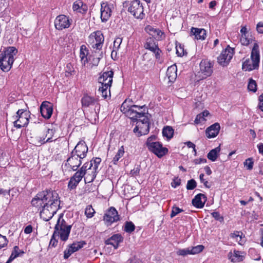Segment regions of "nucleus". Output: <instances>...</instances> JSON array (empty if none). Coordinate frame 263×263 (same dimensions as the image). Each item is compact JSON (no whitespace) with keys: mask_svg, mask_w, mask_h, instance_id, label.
I'll return each instance as SVG.
<instances>
[{"mask_svg":"<svg viewBox=\"0 0 263 263\" xmlns=\"http://www.w3.org/2000/svg\"><path fill=\"white\" fill-rule=\"evenodd\" d=\"M152 52L155 54L156 59L159 60L160 59L161 50L158 47Z\"/></svg>","mask_w":263,"mask_h":263,"instance_id":"13d9d810","label":"nucleus"},{"mask_svg":"<svg viewBox=\"0 0 263 263\" xmlns=\"http://www.w3.org/2000/svg\"><path fill=\"white\" fill-rule=\"evenodd\" d=\"M81 102L83 108H88L94 105H96V107L98 106L99 108H100V105L98 103V99L93 97L90 96L87 94L84 95L81 100Z\"/></svg>","mask_w":263,"mask_h":263,"instance_id":"6ab92c4d","label":"nucleus"},{"mask_svg":"<svg viewBox=\"0 0 263 263\" xmlns=\"http://www.w3.org/2000/svg\"><path fill=\"white\" fill-rule=\"evenodd\" d=\"M251 59H247L242 63V69L245 71H251L257 69L259 66L260 55L259 47L257 43H255L251 53Z\"/></svg>","mask_w":263,"mask_h":263,"instance_id":"423d86ee","label":"nucleus"},{"mask_svg":"<svg viewBox=\"0 0 263 263\" xmlns=\"http://www.w3.org/2000/svg\"><path fill=\"white\" fill-rule=\"evenodd\" d=\"M135 229V226L132 221H126L124 224V231L128 233H132Z\"/></svg>","mask_w":263,"mask_h":263,"instance_id":"4c0bfd02","label":"nucleus"},{"mask_svg":"<svg viewBox=\"0 0 263 263\" xmlns=\"http://www.w3.org/2000/svg\"><path fill=\"white\" fill-rule=\"evenodd\" d=\"M206 160L204 158H199L196 159L194 160V162L195 164H199L200 163H206Z\"/></svg>","mask_w":263,"mask_h":263,"instance_id":"e2e57ef3","label":"nucleus"},{"mask_svg":"<svg viewBox=\"0 0 263 263\" xmlns=\"http://www.w3.org/2000/svg\"><path fill=\"white\" fill-rule=\"evenodd\" d=\"M40 112L45 119H49L53 112V105L49 102H43L40 106Z\"/></svg>","mask_w":263,"mask_h":263,"instance_id":"f3484780","label":"nucleus"},{"mask_svg":"<svg viewBox=\"0 0 263 263\" xmlns=\"http://www.w3.org/2000/svg\"><path fill=\"white\" fill-rule=\"evenodd\" d=\"M162 135L167 139H171L174 135V129L171 126H166L163 128Z\"/></svg>","mask_w":263,"mask_h":263,"instance_id":"f704fd0d","label":"nucleus"},{"mask_svg":"<svg viewBox=\"0 0 263 263\" xmlns=\"http://www.w3.org/2000/svg\"><path fill=\"white\" fill-rule=\"evenodd\" d=\"M74 253L72 249L68 246V248L65 250L64 252V259H67L72 253Z\"/></svg>","mask_w":263,"mask_h":263,"instance_id":"603ef678","label":"nucleus"},{"mask_svg":"<svg viewBox=\"0 0 263 263\" xmlns=\"http://www.w3.org/2000/svg\"><path fill=\"white\" fill-rule=\"evenodd\" d=\"M252 38L250 34L241 35L240 41L241 44L244 46H248L252 42Z\"/></svg>","mask_w":263,"mask_h":263,"instance_id":"c9c22d12","label":"nucleus"},{"mask_svg":"<svg viewBox=\"0 0 263 263\" xmlns=\"http://www.w3.org/2000/svg\"><path fill=\"white\" fill-rule=\"evenodd\" d=\"M213 63L207 59L202 60L200 63V71L202 78L210 77L213 71Z\"/></svg>","mask_w":263,"mask_h":263,"instance_id":"9d476101","label":"nucleus"},{"mask_svg":"<svg viewBox=\"0 0 263 263\" xmlns=\"http://www.w3.org/2000/svg\"><path fill=\"white\" fill-rule=\"evenodd\" d=\"M185 144L187 145V146L188 147H189V148H193V151L195 153V154L196 153V148H195V145L193 143H192L191 141H188V142L185 143Z\"/></svg>","mask_w":263,"mask_h":263,"instance_id":"0e129e2a","label":"nucleus"},{"mask_svg":"<svg viewBox=\"0 0 263 263\" xmlns=\"http://www.w3.org/2000/svg\"><path fill=\"white\" fill-rule=\"evenodd\" d=\"M72 9L73 11H77L80 13H85L87 10V6L81 1H77L74 2Z\"/></svg>","mask_w":263,"mask_h":263,"instance_id":"c85d7f7f","label":"nucleus"},{"mask_svg":"<svg viewBox=\"0 0 263 263\" xmlns=\"http://www.w3.org/2000/svg\"><path fill=\"white\" fill-rule=\"evenodd\" d=\"M88 50L87 47L85 45H82L80 48V57L83 65H85L88 62Z\"/></svg>","mask_w":263,"mask_h":263,"instance_id":"7c9ffc66","label":"nucleus"},{"mask_svg":"<svg viewBox=\"0 0 263 263\" xmlns=\"http://www.w3.org/2000/svg\"><path fill=\"white\" fill-rule=\"evenodd\" d=\"M166 74L170 82L174 81L177 77L176 67L174 65L168 67Z\"/></svg>","mask_w":263,"mask_h":263,"instance_id":"c756f323","label":"nucleus"},{"mask_svg":"<svg viewBox=\"0 0 263 263\" xmlns=\"http://www.w3.org/2000/svg\"><path fill=\"white\" fill-rule=\"evenodd\" d=\"M88 162V164H91L90 165L91 166H87L86 169V173L84 176L85 183H88L92 182L95 179L97 173V172L91 169V167H92V161L91 162Z\"/></svg>","mask_w":263,"mask_h":263,"instance_id":"5701e85b","label":"nucleus"},{"mask_svg":"<svg viewBox=\"0 0 263 263\" xmlns=\"http://www.w3.org/2000/svg\"><path fill=\"white\" fill-rule=\"evenodd\" d=\"M129 102L130 101L127 99L124 101L121 106V111L133 122H137L140 131L138 132L137 136L140 137L147 134L149 132V123L148 118L145 115L144 105H130L128 104Z\"/></svg>","mask_w":263,"mask_h":263,"instance_id":"f03ea898","label":"nucleus"},{"mask_svg":"<svg viewBox=\"0 0 263 263\" xmlns=\"http://www.w3.org/2000/svg\"><path fill=\"white\" fill-rule=\"evenodd\" d=\"M82 159L79 157L71 154V156L67 159L65 165V166H68L70 168L75 171L81 165Z\"/></svg>","mask_w":263,"mask_h":263,"instance_id":"a211bd4d","label":"nucleus"},{"mask_svg":"<svg viewBox=\"0 0 263 263\" xmlns=\"http://www.w3.org/2000/svg\"><path fill=\"white\" fill-rule=\"evenodd\" d=\"M90 165L91 164H88V162L85 163L81 167L80 170L77 171L72 177V178L77 180L78 182H80L86 173V169L87 168V167H90Z\"/></svg>","mask_w":263,"mask_h":263,"instance_id":"cd10ccee","label":"nucleus"},{"mask_svg":"<svg viewBox=\"0 0 263 263\" xmlns=\"http://www.w3.org/2000/svg\"><path fill=\"white\" fill-rule=\"evenodd\" d=\"M30 115V111L26 109H18L16 115L13 117L14 126L17 128L26 126L29 123Z\"/></svg>","mask_w":263,"mask_h":263,"instance_id":"0eeeda50","label":"nucleus"},{"mask_svg":"<svg viewBox=\"0 0 263 263\" xmlns=\"http://www.w3.org/2000/svg\"><path fill=\"white\" fill-rule=\"evenodd\" d=\"M128 11L136 18L142 20L145 17L143 4L140 0H134L131 2L128 8Z\"/></svg>","mask_w":263,"mask_h":263,"instance_id":"6e6552de","label":"nucleus"},{"mask_svg":"<svg viewBox=\"0 0 263 263\" xmlns=\"http://www.w3.org/2000/svg\"><path fill=\"white\" fill-rule=\"evenodd\" d=\"M183 211V210L182 209H180L179 208L177 207L174 205L172 207V212H171L170 216L171 218H173V217H175V216H176L179 213H180Z\"/></svg>","mask_w":263,"mask_h":263,"instance_id":"a18cd8bd","label":"nucleus"},{"mask_svg":"<svg viewBox=\"0 0 263 263\" xmlns=\"http://www.w3.org/2000/svg\"><path fill=\"white\" fill-rule=\"evenodd\" d=\"M204 246L200 245L195 247H190L185 249H179L176 254L177 255L186 256L188 255H195L203 251Z\"/></svg>","mask_w":263,"mask_h":263,"instance_id":"9b49d317","label":"nucleus"},{"mask_svg":"<svg viewBox=\"0 0 263 263\" xmlns=\"http://www.w3.org/2000/svg\"><path fill=\"white\" fill-rule=\"evenodd\" d=\"M113 76L114 72L110 70L103 72L98 78V82L101 84L98 91L104 99L110 97V88L112 84Z\"/></svg>","mask_w":263,"mask_h":263,"instance_id":"20e7f679","label":"nucleus"},{"mask_svg":"<svg viewBox=\"0 0 263 263\" xmlns=\"http://www.w3.org/2000/svg\"><path fill=\"white\" fill-rule=\"evenodd\" d=\"M101 6V19L102 22H106L111 15V8L107 3H102Z\"/></svg>","mask_w":263,"mask_h":263,"instance_id":"aec40b11","label":"nucleus"},{"mask_svg":"<svg viewBox=\"0 0 263 263\" xmlns=\"http://www.w3.org/2000/svg\"><path fill=\"white\" fill-rule=\"evenodd\" d=\"M32 232V227L31 225L27 226L24 229V233L28 234Z\"/></svg>","mask_w":263,"mask_h":263,"instance_id":"338daca9","label":"nucleus"},{"mask_svg":"<svg viewBox=\"0 0 263 263\" xmlns=\"http://www.w3.org/2000/svg\"><path fill=\"white\" fill-rule=\"evenodd\" d=\"M10 190H6L3 189H0V196L2 195L3 196H5V195H10Z\"/></svg>","mask_w":263,"mask_h":263,"instance_id":"69168bd1","label":"nucleus"},{"mask_svg":"<svg viewBox=\"0 0 263 263\" xmlns=\"http://www.w3.org/2000/svg\"><path fill=\"white\" fill-rule=\"evenodd\" d=\"M24 253V252L23 251H21L19 249V247L17 246H15L13 248V250L9 258L12 260H13L15 258L17 257L20 254Z\"/></svg>","mask_w":263,"mask_h":263,"instance_id":"58836bf2","label":"nucleus"},{"mask_svg":"<svg viewBox=\"0 0 263 263\" xmlns=\"http://www.w3.org/2000/svg\"><path fill=\"white\" fill-rule=\"evenodd\" d=\"M145 30L148 33L157 40H160L163 35V32L160 29L150 25L147 26L145 28Z\"/></svg>","mask_w":263,"mask_h":263,"instance_id":"bb28decb","label":"nucleus"},{"mask_svg":"<svg viewBox=\"0 0 263 263\" xmlns=\"http://www.w3.org/2000/svg\"><path fill=\"white\" fill-rule=\"evenodd\" d=\"M197 185L196 181L194 179H191L187 181L186 189L189 190L194 189Z\"/></svg>","mask_w":263,"mask_h":263,"instance_id":"de8ad7c7","label":"nucleus"},{"mask_svg":"<svg viewBox=\"0 0 263 263\" xmlns=\"http://www.w3.org/2000/svg\"><path fill=\"white\" fill-rule=\"evenodd\" d=\"M79 182H78L77 180L73 179V178H71L69 183H68V188H69L70 190L75 189Z\"/></svg>","mask_w":263,"mask_h":263,"instance_id":"8fccbe9b","label":"nucleus"},{"mask_svg":"<svg viewBox=\"0 0 263 263\" xmlns=\"http://www.w3.org/2000/svg\"><path fill=\"white\" fill-rule=\"evenodd\" d=\"M191 35H194L197 40H203L206 36V30L204 29L192 27L191 30Z\"/></svg>","mask_w":263,"mask_h":263,"instance_id":"a878e982","label":"nucleus"},{"mask_svg":"<svg viewBox=\"0 0 263 263\" xmlns=\"http://www.w3.org/2000/svg\"><path fill=\"white\" fill-rule=\"evenodd\" d=\"M71 20L65 15H59L54 20V26L55 28L59 30L63 29L68 28L71 24Z\"/></svg>","mask_w":263,"mask_h":263,"instance_id":"ddd939ff","label":"nucleus"},{"mask_svg":"<svg viewBox=\"0 0 263 263\" xmlns=\"http://www.w3.org/2000/svg\"><path fill=\"white\" fill-rule=\"evenodd\" d=\"M248 88L249 91H251L253 92H255L257 90V84L255 81L253 80L252 78L249 79Z\"/></svg>","mask_w":263,"mask_h":263,"instance_id":"a19ab883","label":"nucleus"},{"mask_svg":"<svg viewBox=\"0 0 263 263\" xmlns=\"http://www.w3.org/2000/svg\"><path fill=\"white\" fill-rule=\"evenodd\" d=\"M220 128V125L218 123H215L209 126L205 131L207 137L209 138L215 137L218 134Z\"/></svg>","mask_w":263,"mask_h":263,"instance_id":"b1692460","label":"nucleus"},{"mask_svg":"<svg viewBox=\"0 0 263 263\" xmlns=\"http://www.w3.org/2000/svg\"><path fill=\"white\" fill-rule=\"evenodd\" d=\"M233 56V48H227L224 50H223L217 58L218 62L223 66H226L230 62Z\"/></svg>","mask_w":263,"mask_h":263,"instance_id":"f8f14e48","label":"nucleus"},{"mask_svg":"<svg viewBox=\"0 0 263 263\" xmlns=\"http://www.w3.org/2000/svg\"><path fill=\"white\" fill-rule=\"evenodd\" d=\"M88 152V147L85 142L83 141H80L71 152V154H74L80 157V159L84 158Z\"/></svg>","mask_w":263,"mask_h":263,"instance_id":"2eb2a0df","label":"nucleus"},{"mask_svg":"<svg viewBox=\"0 0 263 263\" xmlns=\"http://www.w3.org/2000/svg\"><path fill=\"white\" fill-rule=\"evenodd\" d=\"M124 153L123 146H121L115 155V156L113 158L112 162L114 164H116L119 159L123 157Z\"/></svg>","mask_w":263,"mask_h":263,"instance_id":"ea45409f","label":"nucleus"},{"mask_svg":"<svg viewBox=\"0 0 263 263\" xmlns=\"http://www.w3.org/2000/svg\"><path fill=\"white\" fill-rule=\"evenodd\" d=\"M86 244V243L84 241H81L73 242L69 246L72 249V251H73L74 252H76L79 250L80 249L82 248Z\"/></svg>","mask_w":263,"mask_h":263,"instance_id":"e433bc0d","label":"nucleus"},{"mask_svg":"<svg viewBox=\"0 0 263 263\" xmlns=\"http://www.w3.org/2000/svg\"><path fill=\"white\" fill-rule=\"evenodd\" d=\"M176 53L179 57H182L184 55V49L182 48V47L180 45L179 46H176Z\"/></svg>","mask_w":263,"mask_h":263,"instance_id":"4d7b16f0","label":"nucleus"},{"mask_svg":"<svg viewBox=\"0 0 263 263\" xmlns=\"http://www.w3.org/2000/svg\"><path fill=\"white\" fill-rule=\"evenodd\" d=\"M122 42V38L121 37H117L115 39L114 42L113 49H114V51L116 50H119L120 47V45Z\"/></svg>","mask_w":263,"mask_h":263,"instance_id":"49530a36","label":"nucleus"},{"mask_svg":"<svg viewBox=\"0 0 263 263\" xmlns=\"http://www.w3.org/2000/svg\"><path fill=\"white\" fill-rule=\"evenodd\" d=\"M65 75L67 77L74 74V69L71 63H68L65 68Z\"/></svg>","mask_w":263,"mask_h":263,"instance_id":"37998d69","label":"nucleus"},{"mask_svg":"<svg viewBox=\"0 0 263 263\" xmlns=\"http://www.w3.org/2000/svg\"><path fill=\"white\" fill-rule=\"evenodd\" d=\"M91 161L92 163V167H91V169L97 172L98 166L101 162V159L99 157H96L94 159L91 160L90 162Z\"/></svg>","mask_w":263,"mask_h":263,"instance_id":"c03bdc74","label":"nucleus"},{"mask_svg":"<svg viewBox=\"0 0 263 263\" xmlns=\"http://www.w3.org/2000/svg\"><path fill=\"white\" fill-rule=\"evenodd\" d=\"M258 101L259 102L258 107L261 111H263V93L259 96Z\"/></svg>","mask_w":263,"mask_h":263,"instance_id":"680f3d73","label":"nucleus"},{"mask_svg":"<svg viewBox=\"0 0 263 263\" xmlns=\"http://www.w3.org/2000/svg\"><path fill=\"white\" fill-rule=\"evenodd\" d=\"M55 236L56 235H54V233H53V235H52L51 238L50 239V241L49 246H52V247H54L57 245L58 240L55 238Z\"/></svg>","mask_w":263,"mask_h":263,"instance_id":"bf43d9fd","label":"nucleus"},{"mask_svg":"<svg viewBox=\"0 0 263 263\" xmlns=\"http://www.w3.org/2000/svg\"><path fill=\"white\" fill-rule=\"evenodd\" d=\"M72 225L68 224L63 218V214H61L54 227V235L59 236L61 240L66 241L68 240Z\"/></svg>","mask_w":263,"mask_h":263,"instance_id":"39448f33","label":"nucleus"},{"mask_svg":"<svg viewBox=\"0 0 263 263\" xmlns=\"http://www.w3.org/2000/svg\"><path fill=\"white\" fill-rule=\"evenodd\" d=\"M230 258L232 262H239L242 261L244 256L242 255V253L239 251H234V253L231 256Z\"/></svg>","mask_w":263,"mask_h":263,"instance_id":"72a5a7b5","label":"nucleus"},{"mask_svg":"<svg viewBox=\"0 0 263 263\" xmlns=\"http://www.w3.org/2000/svg\"><path fill=\"white\" fill-rule=\"evenodd\" d=\"M55 130L53 129H49L48 128L46 131L45 136H43L42 137H40L39 140L38 141V144L40 145L44 144L47 142H51L52 141H55L58 140L57 138L53 140L52 138L54 135Z\"/></svg>","mask_w":263,"mask_h":263,"instance_id":"412c9836","label":"nucleus"},{"mask_svg":"<svg viewBox=\"0 0 263 263\" xmlns=\"http://www.w3.org/2000/svg\"><path fill=\"white\" fill-rule=\"evenodd\" d=\"M157 139V137L155 135H152L151 137H149L147 139L146 141V145L147 146H149V145H151L153 143L156 142L155 141Z\"/></svg>","mask_w":263,"mask_h":263,"instance_id":"864d4df0","label":"nucleus"},{"mask_svg":"<svg viewBox=\"0 0 263 263\" xmlns=\"http://www.w3.org/2000/svg\"><path fill=\"white\" fill-rule=\"evenodd\" d=\"M8 243V240H7L6 236H3L1 234H0V249L6 246Z\"/></svg>","mask_w":263,"mask_h":263,"instance_id":"3c124183","label":"nucleus"},{"mask_svg":"<svg viewBox=\"0 0 263 263\" xmlns=\"http://www.w3.org/2000/svg\"><path fill=\"white\" fill-rule=\"evenodd\" d=\"M220 151V146H218L214 149H212L210 151V152L208 154L207 157L208 158L211 160L212 161H215L216 160L218 153Z\"/></svg>","mask_w":263,"mask_h":263,"instance_id":"473e14b6","label":"nucleus"},{"mask_svg":"<svg viewBox=\"0 0 263 263\" xmlns=\"http://www.w3.org/2000/svg\"><path fill=\"white\" fill-rule=\"evenodd\" d=\"M151 57V53H145L142 56V60L144 61H146V60L148 61H151V59H150Z\"/></svg>","mask_w":263,"mask_h":263,"instance_id":"774afa93","label":"nucleus"},{"mask_svg":"<svg viewBox=\"0 0 263 263\" xmlns=\"http://www.w3.org/2000/svg\"><path fill=\"white\" fill-rule=\"evenodd\" d=\"M103 220L107 225H110L114 222L119 220V216L117 211L114 207L110 208L105 213Z\"/></svg>","mask_w":263,"mask_h":263,"instance_id":"4468645a","label":"nucleus"},{"mask_svg":"<svg viewBox=\"0 0 263 263\" xmlns=\"http://www.w3.org/2000/svg\"><path fill=\"white\" fill-rule=\"evenodd\" d=\"M17 53V49L13 46L5 48L0 53V67L4 71H8L14 62V57Z\"/></svg>","mask_w":263,"mask_h":263,"instance_id":"7ed1b4c3","label":"nucleus"},{"mask_svg":"<svg viewBox=\"0 0 263 263\" xmlns=\"http://www.w3.org/2000/svg\"><path fill=\"white\" fill-rule=\"evenodd\" d=\"M253 159L251 158H248L244 162V165L247 167L249 170H251L253 167Z\"/></svg>","mask_w":263,"mask_h":263,"instance_id":"09e8293b","label":"nucleus"},{"mask_svg":"<svg viewBox=\"0 0 263 263\" xmlns=\"http://www.w3.org/2000/svg\"><path fill=\"white\" fill-rule=\"evenodd\" d=\"M206 197L204 194H198L192 200L193 205L197 208H202L204 206Z\"/></svg>","mask_w":263,"mask_h":263,"instance_id":"393cba45","label":"nucleus"},{"mask_svg":"<svg viewBox=\"0 0 263 263\" xmlns=\"http://www.w3.org/2000/svg\"><path fill=\"white\" fill-rule=\"evenodd\" d=\"M147 147L151 152H153L159 158L163 157L168 152L167 148L163 147L162 144L159 142H155Z\"/></svg>","mask_w":263,"mask_h":263,"instance_id":"dca6fc26","label":"nucleus"},{"mask_svg":"<svg viewBox=\"0 0 263 263\" xmlns=\"http://www.w3.org/2000/svg\"><path fill=\"white\" fill-rule=\"evenodd\" d=\"M123 241V237L120 234H116L113 235L109 238L105 240V243L106 245H110L112 246L115 249H117L120 242Z\"/></svg>","mask_w":263,"mask_h":263,"instance_id":"4be33fe9","label":"nucleus"},{"mask_svg":"<svg viewBox=\"0 0 263 263\" xmlns=\"http://www.w3.org/2000/svg\"><path fill=\"white\" fill-rule=\"evenodd\" d=\"M205 120L204 117L202 116L201 114H198L194 121L195 124H198L202 121Z\"/></svg>","mask_w":263,"mask_h":263,"instance_id":"6e6d98bb","label":"nucleus"},{"mask_svg":"<svg viewBox=\"0 0 263 263\" xmlns=\"http://www.w3.org/2000/svg\"><path fill=\"white\" fill-rule=\"evenodd\" d=\"M95 213V210L92 208V206L88 205L86 206L85 210V214L88 218H90L93 216Z\"/></svg>","mask_w":263,"mask_h":263,"instance_id":"79ce46f5","label":"nucleus"},{"mask_svg":"<svg viewBox=\"0 0 263 263\" xmlns=\"http://www.w3.org/2000/svg\"><path fill=\"white\" fill-rule=\"evenodd\" d=\"M32 205L40 211L41 217L45 221L49 220L60 208V200L54 191L46 190L39 192L31 201Z\"/></svg>","mask_w":263,"mask_h":263,"instance_id":"f257e3e1","label":"nucleus"},{"mask_svg":"<svg viewBox=\"0 0 263 263\" xmlns=\"http://www.w3.org/2000/svg\"><path fill=\"white\" fill-rule=\"evenodd\" d=\"M256 29L258 33H263V22H260L257 24Z\"/></svg>","mask_w":263,"mask_h":263,"instance_id":"052dcab7","label":"nucleus"},{"mask_svg":"<svg viewBox=\"0 0 263 263\" xmlns=\"http://www.w3.org/2000/svg\"><path fill=\"white\" fill-rule=\"evenodd\" d=\"M104 41L103 34L101 31H97L91 33L88 37V43L93 49L100 50Z\"/></svg>","mask_w":263,"mask_h":263,"instance_id":"1a4fd4ad","label":"nucleus"},{"mask_svg":"<svg viewBox=\"0 0 263 263\" xmlns=\"http://www.w3.org/2000/svg\"><path fill=\"white\" fill-rule=\"evenodd\" d=\"M212 215L216 220H218L221 222L223 221V217L220 216L218 212H214L212 213Z\"/></svg>","mask_w":263,"mask_h":263,"instance_id":"5fc2aeb1","label":"nucleus"},{"mask_svg":"<svg viewBox=\"0 0 263 263\" xmlns=\"http://www.w3.org/2000/svg\"><path fill=\"white\" fill-rule=\"evenodd\" d=\"M158 47V45L156 44L155 40L151 37L147 39L144 44V48L152 52Z\"/></svg>","mask_w":263,"mask_h":263,"instance_id":"2f4dec72","label":"nucleus"}]
</instances>
